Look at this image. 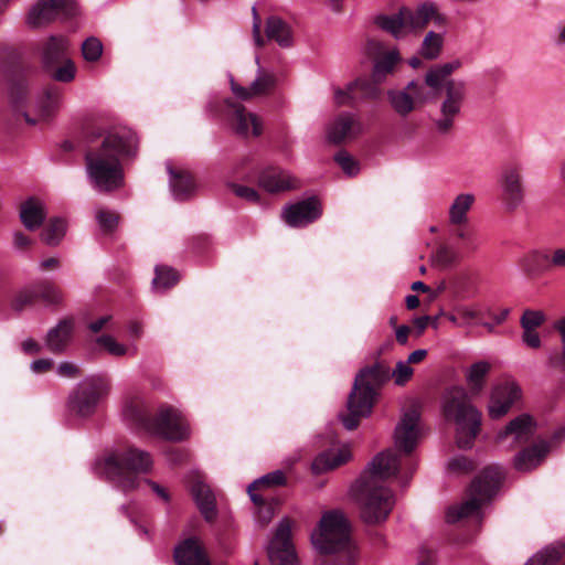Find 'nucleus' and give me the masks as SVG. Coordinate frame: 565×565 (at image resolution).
Wrapping results in <instances>:
<instances>
[{"instance_id":"f257e3e1","label":"nucleus","mask_w":565,"mask_h":565,"mask_svg":"<svg viewBox=\"0 0 565 565\" xmlns=\"http://www.w3.org/2000/svg\"><path fill=\"white\" fill-rule=\"evenodd\" d=\"M422 434L420 414L416 407H412L402 415L395 428L394 445L398 454L392 450L379 454L352 486L353 498L365 523L379 524L387 519L394 505V495L384 482L403 467L413 473L415 462L404 460L403 455H409L415 449Z\"/></svg>"},{"instance_id":"f03ea898","label":"nucleus","mask_w":565,"mask_h":565,"mask_svg":"<svg viewBox=\"0 0 565 565\" xmlns=\"http://www.w3.org/2000/svg\"><path fill=\"white\" fill-rule=\"evenodd\" d=\"M138 149L136 134L126 127L100 132L85 154V171L92 186L99 192H113L124 185L122 161Z\"/></svg>"},{"instance_id":"7ed1b4c3","label":"nucleus","mask_w":565,"mask_h":565,"mask_svg":"<svg viewBox=\"0 0 565 565\" xmlns=\"http://www.w3.org/2000/svg\"><path fill=\"white\" fill-rule=\"evenodd\" d=\"M460 67L459 60L436 64L426 72L423 82L411 81L405 86L417 107L433 102L437 90L441 89L438 114L434 119L435 128L440 135L449 134L452 130L465 104L466 82L459 78H448Z\"/></svg>"},{"instance_id":"20e7f679","label":"nucleus","mask_w":565,"mask_h":565,"mask_svg":"<svg viewBox=\"0 0 565 565\" xmlns=\"http://www.w3.org/2000/svg\"><path fill=\"white\" fill-rule=\"evenodd\" d=\"M313 547L323 555L315 565H356L359 548L350 534V525L339 511L324 513L311 533Z\"/></svg>"},{"instance_id":"39448f33","label":"nucleus","mask_w":565,"mask_h":565,"mask_svg":"<svg viewBox=\"0 0 565 565\" xmlns=\"http://www.w3.org/2000/svg\"><path fill=\"white\" fill-rule=\"evenodd\" d=\"M446 419L456 425V441L459 448H471L479 434L482 415L475 407L467 391L456 386L449 388L443 398Z\"/></svg>"},{"instance_id":"423d86ee","label":"nucleus","mask_w":565,"mask_h":565,"mask_svg":"<svg viewBox=\"0 0 565 565\" xmlns=\"http://www.w3.org/2000/svg\"><path fill=\"white\" fill-rule=\"evenodd\" d=\"M151 466L152 460L149 452L129 447L124 451H116L98 462L97 470L118 488L128 491L138 487L137 473L148 472Z\"/></svg>"},{"instance_id":"0eeeda50","label":"nucleus","mask_w":565,"mask_h":565,"mask_svg":"<svg viewBox=\"0 0 565 565\" xmlns=\"http://www.w3.org/2000/svg\"><path fill=\"white\" fill-rule=\"evenodd\" d=\"M503 479V470L498 465L484 467L472 481L469 498L459 505L450 507L446 513L448 523L467 518L481 519V508L494 495Z\"/></svg>"},{"instance_id":"6e6552de","label":"nucleus","mask_w":565,"mask_h":565,"mask_svg":"<svg viewBox=\"0 0 565 565\" xmlns=\"http://www.w3.org/2000/svg\"><path fill=\"white\" fill-rule=\"evenodd\" d=\"M124 416L131 423L169 440L180 441L189 435V425L174 408H162L154 418H149L139 403L130 402L124 407Z\"/></svg>"},{"instance_id":"1a4fd4ad","label":"nucleus","mask_w":565,"mask_h":565,"mask_svg":"<svg viewBox=\"0 0 565 565\" xmlns=\"http://www.w3.org/2000/svg\"><path fill=\"white\" fill-rule=\"evenodd\" d=\"M382 380L383 375L380 366L365 367L355 376L347 402L349 414L340 415V419L348 430H353L358 427L360 417L371 414L375 390Z\"/></svg>"},{"instance_id":"9d476101","label":"nucleus","mask_w":565,"mask_h":565,"mask_svg":"<svg viewBox=\"0 0 565 565\" xmlns=\"http://www.w3.org/2000/svg\"><path fill=\"white\" fill-rule=\"evenodd\" d=\"M9 102L15 110H23L28 124L35 125L49 118L61 100V92L56 87H47L33 105L34 116L25 109L28 95L26 82L22 78L11 82L8 90Z\"/></svg>"},{"instance_id":"9b49d317","label":"nucleus","mask_w":565,"mask_h":565,"mask_svg":"<svg viewBox=\"0 0 565 565\" xmlns=\"http://www.w3.org/2000/svg\"><path fill=\"white\" fill-rule=\"evenodd\" d=\"M109 392L108 382L99 376L82 381L68 397V409L79 417L92 415L100 398Z\"/></svg>"},{"instance_id":"f8f14e48","label":"nucleus","mask_w":565,"mask_h":565,"mask_svg":"<svg viewBox=\"0 0 565 565\" xmlns=\"http://www.w3.org/2000/svg\"><path fill=\"white\" fill-rule=\"evenodd\" d=\"M77 12L76 0H36L26 14V24L34 30L42 29L73 18Z\"/></svg>"},{"instance_id":"ddd939ff","label":"nucleus","mask_w":565,"mask_h":565,"mask_svg":"<svg viewBox=\"0 0 565 565\" xmlns=\"http://www.w3.org/2000/svg\"><path fill=\"white\" fill-rule=\"evenodd\" d=\"M291 527L292 522L288 518H284L278 523L267 548L271 565H298V558L290 540Z\"/></svg>"},{"instance_id":"4468645a","label":"nucleus","mask_w":565,"mask_h":565,"mask_svg":"<svg viewBox=\"0 0 565 565\" xmlns=\"http://www.w3.org/2000/svg\"><path fill=\"white\" fill-rule=\"evenodd\" d=\"M499 184L505 209L508 211L518 210L525 198V186L521 167L508 166L503 168L499 177Z\"/></svg>"},{"instance_id":"2eb2a0df","label":"nucleus","mask_w":565,"mask_h":565,"mask_svg":"<svg viewBox=\"0 0 565 565\" xmlns=\"http://www.w3.org/2000/svg\"><path fill=\"white\" fill-rule=\"evenodd\" d=\"M255 63L257 65L256 77L248 87L237 84L233 75L228 74L231 90L241 100H250L269 94L276 85L275 74L260 66L259 56L255 57Z\"/></svg>"},{"instance_id":"dca6fc26","label":"nucleus","mask_w":565,"mask_h":565,"mask_svg":"<svg viewBox=\"0 0 565 565\" xmlns=\"http://www.w3.org/2000/svg\"><path fill=\"white\" fill-rule=\"evenodd\" d=\"M363 132L360 118L350 111L333 117L326 126V138L329 142L340 145L358 138Z\"/></svg>"},{"instance_id":"f3484780","label":"nucleus","mask_w":565,"mask_h":565,"mask_svg":"<svg viewBox=\"0 0 565 565\" xmlns=\"http://www.w3.org/2000/svg\"><path fill=\"white\" fill-rule=\"evenodd\" d=\"M228 111L226 114L232 129L239 136L258 137L263 131V124L260 118L237 103L230 99L226 100Z\"/></svg>"},{"instance_id":"a211bd4d","label":"nucleus","mask_w":565,"mask_h":565,"mask_svg":"<svg viewBox=\"0 0 565 565\" xmlns=\"http://www.w3.org/2000/svg\"><path fill=\"white\" fill-rule=\"evenodd\" d=\"M520 397L521 388L514 381H504L494 385L488 405L489 416L492 419L501 418Z\"/></svg>"},{"instance_id":"6ab92c4d","label":"nucleus","mask_w":565,"mask_h":565,"mask_svg":"<svg viewBox=\"0 0 565 565\" xmlns=\"http://www.w3.org/2000/svg\"><path fill=\"white\" fill-rule=\"evenodd\" d=\"M535 426L531 416L523 414L512 419L503 430L495 436V443L507 448L527 441L534 434Z\"/></svg>"},{"instance_id":"aec40b11","label":"nucleus","mask_w":565,"mask_h":565,"mask_svg":"<svg viewBox=\"0 0 565 565\" xmlns=\"http://www.w3.org/2000/svg\"><path fill=\"white\" fill-rule=\"evenodd\" d=\"M321 215V207L317 199L310 198L289 206L282 211L285 222L292 227L306 226Z\"/></svg>"},{"instance_id":"412c9836","label":"nucleus","mask_w":565,"mask_h":565,"mask_svg":"<svg viewBox=\"0 0 565 565\" xmlns=\"http://www.w3.org/2000/svg\"><path fill=\"white\" fill-rule=\"evenodd\" d=\"M406 19L411 25L412 33L423 31L429 23L443 26L446 22L445 15L440 13L436 3L426 1L416 8H407Z\"/></svg>"},{"instance_id":"4be33fe9","label":"nucleus","mask_w":565,"mask_h":565,"mask_svg":"<svg viewBox=\"0 0 565 565\" xmlns=\"http://www.w3.org/2000/svg\"><path fill=\"white\" fill-rule=\"evenodd\" d=\"M70 42L62 34H52L44 39L39 46L42 63L46 70L54 67L67 58Z\"/></svg>"},{"instance_id":"5701e85b","label":"nucleus","mask_w":565,"mask_h":565,"mask_svg":"<svg viewBox=\"0 0 565 565\" xmlns=\"http://www.w3.org/2000/svg\"><path fill=\"white\" fill-rule=\"evenodd\" d=\"M174 559L177 565H211L201 542L195 537L184 540L174 548Z\"/></svg>"},{"instance_id":"b1692460","label":"nucleus","mask_w":565,"mask_h":565,"mask_svg":"<svg viewBox=\"0 0 565 565\" xmlns=\"http://www.w3.org/2000/svg\"><path fill=\"white\" fill-rule=\"evenodd\" d=\"M550 451V444L542 440L519 451L513 458L518 471L527 472L539 467Z\"/></svg>"},{"instance_id":"393cba45","label":"nucleus","mask_w":565,"mask_h":565,"mask_svg":"<svg viewBox=\"0 0 565 565\" xmlns=\"http://www.w3.org/2000/svg\"><path fill=\"white\" fill-rule=\"evenodd\" d=\"M520 270L530 278H536L550 270V255L545 249L534 248L518 259Z\"/></svg>"},{"instance_id":"a878e982","label":"nucleus","mask_w":565,"mask_h":565,"mask_svg":"<svg viewBox=\"0 0 565 565\" xmlns=\"http://www.w3.org/2000/svg\"><path fill=\"white\" fill-rule=\"evenodd\" d=\"M351 458V450L348 446H341L339 448H331L319 454L313 460L311 468L317 475L332 470Z\"/></svg>"},{"instance_id":"bb28decb","label":"nucleus","mask_w":565,"mask_h":565,"mask_svg":"<svg viewBox=\"0 0 565 565\" xmlns=\"http://www.w3.org/2000/svg\"><path fill=\"white\" fill-rule=\"evenodd\" d=\"M259 184L266 191L276 193L297 186V181L288 171L269 168L262 172Z\"/></svg>"},{"instance_id":"cd10ccee","label":"nucleus","mask_w":565,"mask_h":565,"mask_svg":"<svg viewBox=\"0 0 565 565\" xmlns=\"http://www.w3.org/2000/svg\"><path fill=\"white\" fill-rule=\"evenodd\" d=\"M407 7H402L396 13L376 17L375 23L395 39H404L412 33L411 25L406 19Z\"/></svg>"},{"instance_id":"c85d7f7f","label":"nucleus","mask_w":565,"mask_h":565,"mask_svg":"<svg viewBox=\"0 0 565 565\" xmlns=\"http://www.w3.org/2000/svg\"><path fill=\"white\" fill-rule=\"evenodd\" d=\"M74 330L72 319H63L50 329L45 337V345L53 353H62L68 345Z\"/></svg>"},{"instance_id":"c756f323","label":"nucleus","mask_w":565,"mask_h":565,"mask_svg":"<svg viewBox=\"0 0 565 565\" xmlns=\"http://www.w3.org/2000/svg\"><path fill=\"white\" fill-rule=\"evenodd\" d=\"M46 217L45 205L42 201L30 198L22 203L20 209V218L22 224L29 231L38 230Z\"/></svg>"},{"instance_id":"7c9ffc66","label":"nucleus","mask_w":565,"mask_h":565,"mask_svg":"<svg viewBox=\"0 0 565 565\" xmlns=\"http://www.w3.org/2000/svg\"><path fill=\"white\" fill-rule=\"evenodd\" d=\"M491 369L492 365L490 362L479 360L465 370V380L472 395L482 392Z\"/></svg>"},{"instance_id":"2f4dec72","label":"nucleus","mask_w":565,"mask_h":565,"mask_svg":"<svg viewBox=\"0 0 565 565\" xmlns=\"http://www.w3.org/2000/svg\"><path fill=\"white\" fill-rule=\"evenodd\" d=\"M476 203L473 193L465 192L456 195L448 209V224L469 222L468 213Z\"/></svg>"},{"instance_id":"473e14b6","label":"nucleus","mask_w":565,"mask_h":565,"mask_svg":"<svg viewBox=\"0 0 565 565\" xmlns=\"http://www.w3.org/2000/svg\"><path fill=\"white\" fill-rule=\"evenodd\" d=\"M192 497L206 520H211L215 513V497L207 484L196 481L191 488Z\"/></svg>"},{"instance_id":"72a5a7b5","label":"nucleus","mask_w":565,"mask_h":565,"mask_svg":"<svg viewBox=\"0 0 565 565\" xmlns=\"http://www.w3.org/2000/svg\"><path fill=\"white\" fill-rule=\"evenodd\" d=\"M170 174V188L177 200H185L195 189V184L191 175L185 171L175 172L170 164H167Z\"/></svg>"},{"instance_id":"f704fd0d","label":"nucleus","mask_w":565,"mask_h":565,"mask_svg":"<svg viewBox=\"0 0 565 565\" xmlns=\"http://www.w3.org/2000/svg\"><path fill=\"white\" fill-rule=\"evenodd\" d=\"M401 62L399 53L396 49L383 53L374 63L372 70V79L375 83H382L386 77L393 74L396 65Z\"/></svg>"},{"instance_id":"c9c22d12","label":"nucleus","mask_w":565,"mask_h":565,"mask_svg":"<svg viewBox=\"0 0 565 565\" xmlns=\"http://www.w3.org/2000/svg\"><path fill=\"white\" fill-rule=\"evenodd\" d=\"M387 99L392 109L399 117L406 118L417 109V105L406 87L403 89H390L387 92Z\"/></svg>"},{"instance_id":"e433bc0d","label":"nucleus","mask_w":565,"mask_h":565,"mask_svg":"<svg viewBox=\"0 0 565 565\" xmlns=\"http://www.w3.org/2000/svg\"><path fill=\"white\" fill-rule=\"evenodd\" d=\"M266 35L269 40L277 42L282 47H289L292 44L290 26L277 17L267 19Z\"/></svg>"},{"instance_id":"4c0bfd02","label":"nucleus","mask_w":565,"mask_h":565,"mask_svg":"<svg viewBox=\"0 0 565 565\" xmlns=\"http://www.w3.org/2000/svg\"><path fill=\"white\" fill-rule=\"evenodd\" d=\"M450 235L456 243L466 252L472 253L479 248V242L476 232L468 223L449 224Z\"/></svg>"},{"instance_id":"58836bf2","label":"nucleus","mask_w":565,"mask_h":565,"mask_svg":"<svg viewBox=\"0 0 565 565\" xmlns=\"http://www.w3.org/2000/svg\"><path fill=\"white\" fill-rule=\"evenodd\" d=\"M565 554V544L556 542L535 553L524 565H555Z\"/></svg>"},{"instance_id":"ea45409f","label":"nucleus","mask_w":565,"mask_h":565,"mask_svg":"<svg viewBox=\"0 0 565 565\" xmlns=\"http://www.w3.org/2000/svg\"><path fill=\"white\" fill-rule=\"evenodd\" d=\"M96 343L108 354L121 358L125 355L136 356L138 352V347L136 344L126 345L124 343L118 342L113 335L103 334L96 339Z\"/></svg>"},{"instance_id":"a19ab883","label":"nucleus","mask_w":565,"mask_h":565,"mask_svg":"<svg viewBox=\"0 0 565 565\" xmlns=\"http://www.w3.org/2000/svg\"><path fill=\"white\" fill-rule=\"evenodd\" d=\"M285 483L286 476L284 471L275 470L252 482L247 488V492L249 494L250 500L255 504H262L263 499L254 492L255 488H271L277 486H284Z\"/></svg>"},{"instance_id":"79ce46f5","label":"nucleus","mask_w":565,"mask_h":565,"mask_svg":"<svg viewBox=\"0 0 565 565\" xmlns=\"http://www.w3.org/2000/svg\"><path fill=\"white\" fill-rule=\"evenodd\" d=\"M380 83L358 78L349 83V89L355 90L358 99H376L381 95Z\"/></svg>"},{"instance_id":"37998d69","label":"nucleus","mask_w":565,"mask_h":565,"mask_svg":"<svg viewBox=\"0 0 565 565\" xmlns=\"http://www.w3.org/2000/svg\"><path fill=\"white\" fill-rule=\"evenodd\" d=\"M443 49V35L434 31L428 32L420 46V54L427 60L437 58Z\"/></svg>"},{"instance_id":"c03bdc74","label":"nucleus","mask_w":565,"mask_h":565,"mask_svg":"<svg viewBox=\"0 0 565 565\" xmlns=\"http://www.w3.org/2000/svg\"><path fill=\"white\" fill-rule=\"evenodd\" d=\"M156 277L152 280V286L157 290H166L179 280V275L173 268L168 266H156Z\"/></svg>"},{"instance_id":"a18cd8bd","label":"nucleus","mask_w":565,"mask_h":565,"mask_svg":"<svg viewBox=\"0 0 565 565\" xmlns=\"http://www.w3.org/2000/svg\"><path fill=\"white\" fill-rule=\"evenodd\" d=\"M66 232V222L62 218H53L42 232V239L51 246L57 245Z\"/></svg>"},{"instance_id":"49530a36","label":"nucleus","mask_w":565,"mask_h":565,"mask_svg":"<svg viewBox=\"0 0 565 565\" xmlns=\"http://www.w3.org/2000/svg\"><path fill=\"white\" fill-rule=\"evenodd\" d=\"M38 298H41L47 305H58L63 296L61 290L53 284L44 281L36 287Z\"/></svg>"},{"instance_id":"de8ad7c7","label":"nucleus","mask_w":565,"mask_h":565,"mask_svg":"<svg viewBox=\"0 0 565 565\" xmlns=\"http://www.w3.org/2000/svg\"><path fill=\"white\" fill-rule=\"evenodd\" d=\"M82 53L86 61L96 62L103 54V44L97 38L90 36L83 42Z\"/></svg>"},{"instance_id":"09e8293b","label":"nucleus","mask_w":565,"mask_h":565,"mask_svg":"<svg viewBox=\"0 0 565 565\" xmlns=\"http://www.w3.org/2000/svg\"><path fill=\"white\" fill-rule=\"evenodd\" d=\"M545 321V315L541 310L527 309L523 312L520 323L523 330H536Z\"/></svg>"},{"instance_id":"8fccbe9b","label":"nucleus","mask_w":565,"mask_h":565,"mask_svg":"<svg viewBox=\"0 0 565 565\" xmlns=\"http://www.w3.org/2000/svg\"><path fill=\"white\" fill-rule=\"evenodd\" d=\"M334 160L349 177H355L360 172L359 162L345 151H340Z\"/></svg>"},{"instance_id":"3c124183","label":"nucleus","mask_w":565,"mask_h":565,"mask_svg":"<svg viewBox=\"0 0 565 565\" xmlns=\"http://www.w3.org/2000/svg\"><path fill=\"white\" fill-rule=\"evenodd\" d=\"M58 66L52 74L53 79L62 83H70L75 78L76 68L70 58L61 61Z\"/></svg>"},{"instance_id":"603ef678","label":"nucleus","mask_w":565,"mask_h":565,"mask_svg":"<svg viewBox=\"0 0 565 565\" xmlns=\"http://www.w3.org/2000/svg\"><path fill=\"white\" fill-rule=\"evenodd\" d=\"M96 220L103 232H111L118 223V215L113 211L97 209Z\"/></svg>"},{"instance_id":"864d4df0","label":"nucleus","mask_w":565,"mask_h":565,"mask_svg":"<svg viewBox=\"0 0 565 565\" xmlns=\"http://www.w3.org/2000/svg\"><path fill=\"white\" fill-rule=\"evenodd\" d=\"M447 467L452 473H468L473 469L475 465L472 460L459 455L449 459Z\"/></svg>"},{"instance_id":"5fc2aeb1","label":"nucleus","mask_w":565,"mask_h":565,"mask_svg":"<svg viewBox=\"0 0 565 565\" xmlns=\"http://www.w3.org/2000/svg\"><path fill=\"white\" fill-rule=\"evenodd\" d=\"M333 100L338 106H350L358 100L355 90L349 89V84L344 88H334Z\"/></svg>"},{"instance_id":"6e6d98bb","label":"nucleus","mask_w":565,"mask_h":565,"mask_svg":"<svg viewBox=\"0 0 565 565\" xmlns=\"http://www.w3.org/2000/svg\"><path fill=\"white\" fill-rule=\"evenodd\" d=\"M413 375V369L406 361H399L393 371V377L398 385L405 384Z\"/></svg>"},{"instance_id":"4d7b16f0","label":"nucleus","mask_w":565,"mask_h":565,"mask_svg":"<svg viewBox=\"0 0 565 565\" xmlns=\"http://www.w3.org/2000/svg\"><path fill=\"white\" fill-rule=\"evenodd\" d=\"M38 298L36 290H25L20 292L12 301L15 311H21L25 306L31 305Z\"/></svg>"},{"instance_id":"13d9d810","label":"nucleus","mask_w":565,"mask_h":565,"mask_svg":"<svg viewBox=\"0 0 565 565\" xmlns=\"http://www.w3.org/2000/svg\"><path fill=\"white\" fill-rule=\"evenodd\" d=\"M228 188L233 191V193L246 201L256 202L258 200V194L255 191V189L246 186V185H239L235 183H230Z\"/></svg>"},{"instance_id":"bf43d9fd","label":"nucleus","mask_w":565,"mask_h":565,"mask_svg":"<svg viewBox=\"0 0 565 565\" xmlns=\"http://www.w3.org/2000/svg\"><path fill=\"white\" fill-rule=\"evenodd\" d=\"M550 255V270L551 269H565V247H558L551 252Z\"/></svg>"},{"instance_id":"052dcab7","label":"nucleus","mask_w":565,"mask_h":565,"mask_svg":"<svg viewBox=\"0 0 565 565\" xmlns=\"http://www.w3.org/2000/svg\"><path fill=\"white\" fill-rule=\"evenodd\" d=\"M56 373L62 377L73 379L79 374V369L72 362H61L56 369Z\"/></svg>"},{"instance_id":"680f3d73","label":"nucleus","mask_w":565,"mask_h":565,"mask_svg":"<svg viewBox=\"0 0 565 565\" xmlns=\"http://www.w3.org/2000/svg\"><path fill=\"white\" fill-rule=\"evenodd\" d=\"M522 341L532 349H539L542 344L541 337L536 330H523Z\"/></svg>"},{"instance_id":"e2e57ef3","label":"nucleus","mask_w":565,"mask_h":565,"mask_svg":"<svg viewBox=\"0 0 565 565\" xmlns=\"http://www.w3.org/2000/svg\"><path fill=\"white\" fill-rule=\"evenodd\" d=\"M53 366V361L51 359H40L35 360L30 364V369L34 373H43L51 370Z\"/></svg>"},{"instance_id":"0e129e2a","label":"nucleus","mask_w":565,"mask_h":565,"mask_svg":"<svg viewBox=\"0 0 565 565\" xmlns=\"http://www.w3.org/2000/svg\"><path fill=\"white\" fill-rule=\"evenodd\" d=\"M127 332L130 338L138 339L143 333V326L138 320H130L127 322Z\"/></svg>"},{"instance_id":"69168bd1","label":"nucleus","mask_w":565,"mask_h":565,"mask_svg":"<svg viewBox=\"0 0 565 565\" xmlns=\"http://www.w3.org/2000/svg\"><path fill=\"white\" fill-rule=\"evenodd\" d=\"M22 350L25 354H39L41 352L42 347L40 343L34 341L33 339H26L22 342Z\"/></svg>"},{"instance_id":"338daca9","label":"nucleus","mask_w":565,"mask_h":565,"mask_svg":"<svg viewBox=\"0 0 565 565\" xmlns=\"http://www.w3.org/2000/svg\"><path fill=\"white\" fill-rule=\"evenodd\" d=\"M478 313L471 308L458 309V317L462 320V324H468L471 320L477 318Z\"/></svg>"},{"instance_id":"774afa93","label":"nucleus","mask_w":565,"mask_h":565,"mask_svg":"<svg viewBox=\"0 0 565 565\" xmlns=\"http://www.w3.org/2000/svg\"><path fill=\"white\" fill-rule=\"evenodd\" d=\"M14 246L19 249L26 248L31 244V239L21 232L13 233Z\"/></svg>"}]
</instances>
